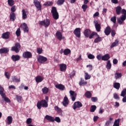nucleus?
I'll return each mask as SVG.
<instances>
[{
  "mask_svg": "<svg viewBox=\"0 0 126 126\" xmlns=\"http://www.w3.org/2000/svg\"><path fill=\"white\" fill-rule=\"evenodd\" d=\"M94 36H95V38L94 39V43H99L100 42H102L103 41V38L101 37H100V35L97 33L96 32H93L89 36V39H92V38H94Z\"/></svg>",
  "mask_w": 126,
  "mask_h": 126,
  "instance_id": "nucleus-1",
  "label": "nucleus"
},
{
  "mask_svg": "<svg viewBox=\"0 0 126 126\" xmlns=\"http://www.w3.org/2000/svg\"><path fill=\"white\" fill-rule=\"evenodd\" d=\"M37 109L41 110L42 107L43 108H47L48 107V102L45 99H42L41 101H38L36 104Z\"/></svg>",
  "mask_w": 126,
  "mask_h": 126,
  "instance_id": "nucleus-2",
  "label": "nucleus"
},
{
  "mask_svg": "<svg viewBox=\"0 0 126 126\" xmlns=\"http://www.w3.org/2000/svg\"><path fill=\"white\" fill-rule=\"evenodd\" d=\"M21 49V45H20V44L18 42H16L15 44V46L11 47V51H12V52H15L17 54L19 53V51H20Z\"/></svg>",
  "mask_w": 126,
  "mask_h": 126,
  "instance_id": "nucleus-3",
  "label": "nucleus"
},
{
  "mask_svg": "<svg viewBox=\"0 0 126 126\" xmlns=\"http://www.w3.org/2000/svg\"><path fill=\"white\" fill-rule=\"evenodd\" d=\"M39 24L40 25H41L42 26H44L45 28H48V26H50V19H46L44 21H40Z\"/></svg>",
  "mask_w": 126,
  "mask_h": 126,
  "instance_id": "nucleus-4",
  "label": "nucleus"
},
{
  "mask_svg": "<svg viewBox=\"0 0 126 126\" xmlns=\"http://www.w3.org/2000/svg\"><path fill=\"white\" fill-rule=\"evenodd\" d=\"M47 61H48V59L47 58L41 55H39L37 58V62H38L39 63L44 64Z\"/></svg>",
  "mask_w": 126,
  "mask_h": 126,
  "instance_id": "nucleus-5",
  "label": "nucleus"
},
{
  "mask_svg": "<svg viewBox=\"0 0 126 126\" xmlns=\"http://www.w3.org/2000/svg\"><path fill=\"white\" fill-rule=\"evenodd\" d=\"M33 3L38 11L42 10V5L40 1L38 0H33Z\"/></svg>",
  "mask_w": 126,
  "mask_h": 126,
  "instance_id": "nucleus-6",
  "label": "nucleus"
},
{
  "mask_svg": "<svg viewBox=\"0 0 126 126\" xmlns=\"http://www.w3.org/2000/svg\"><path fill=\"white\" fill-rule=\"evenodd\" d=\"M23 57L24 59H31L32 58V53L29 51H26L23 53Z\"/></svg>",
  "mask_w": 126,
  "mask_h": 126,
  "instance_id": "nucleus-7",
  "label": "nucleus"
},
{
  "mask_svg": "<svg viewBox=\"0 0 126 126\" xmlns=\"http://www.w3.org/2000/svg\"><path fill=\"white\" fill-rule=\"evenodd\" d=\"M20 28L23 29L24 32L26 33H28L29 32V29L28 28V26L25 23H24L23 24L21 25Z\"/></svg>",
  "mask_w": 126,
  "mask_h": 126,
  "instance_id": "nucleus-8",
  "label": "nucleus"
},
{
  "mask_svg": "<svg viewBox=\"0 0 126 126\" xmlns=\"http://www.w3.org/2000/svg\"><path fill=\"white\" fill-rule=\"evenodd\" d=\"M81 29L80 28H76L74 31V34L75 35L76 37H77V38H80V36H81Z\"/></svg>",
  "mask_w": 126,
  "mask_h": 126,
  "instance_id": "nucleus-9",
  "label": "nucleus"
},
{
  "mask_svg": "<svg viewBox=\"0 0 126 126\" xmlns=\"http://www.w3.org/2000/svg\"><path fill=\"white\" fill-rule=\"evenodd\" d=\"M82 106H83L82 103H81L80 101H77L74 103L73 106H72V108L73 110H76L77 108H81Z\"/></svg>",
  "mask_w": 126,
  "mask_h": 126,
  "instance_id": "nucleus-10",
  "label": "nucleus"
},
{
  "mask_svg": "<svg viewBox=\"0 0 126 126\" xmlns=\"http://www.w3.org/2000/svg\"><path fill=\"white\" fill-rule=\"evenodd\" d=\"M69 103V101H68V98H67V96L65 95L64 97V98L63 99V101L62 102V104L64 107H67V105H68Z\"/></svg>",
  "mask_w": 126,
  "mask_h": 126,
  "instance_id": "nucleus-11",
  "label": "nucleus"
},
{
  "mask_svg": "<svg viewBox=\"0 0 126 126\" xmlns=\"http://www.w3.org/2000/svg\"><path fill=\"white\" fill-rule=\"evenodd\" d=\"M126 19V18L125 17V16H121L120 18L117 19V22L120 25H122Z\"/></svg>",
  "mask_w": 126,
  "mask_h": 126,
  "instance_id": "nucleus-12",
  "label": "nucleus"
},
{
  "mask_svg": "<svg viewBox=\"0 0 126 126\" xmlns=\"http://www.w3.org/2000/svg\"><path fill=\"white\" fill-rule=\"evenodd\" d=\"M56 88L57 89H59V90H61V91H63L65 89V87L64 85L62 84H58L55 85Z\"/></svg>",
  "mask_w": 126,
  "mask_h": 126,
  "instance_id": "nucleus-13",
  "label": "nucleus"
},
{
  "mask_svg": "<svg viewBox=\"0 0 126 126\" xmlns=\"http://www.w3.org/2000/svg\"><path fill=\"white\" fill-rule=\"evenodd\" d=\"M56 36L59 41L63 40V33L61 32L57 31L56 33Z\"/></svg>",
  "mask_w": 126,
  "mask_h": 126,
  "instance_id": "nucleus-14",
  "label": "nucleus"
},
{
  "mask_svg": "<svg viewBox=\"0 0 126 126\" xmlns=\"http://www.w3.org/2000/svg\"><path fill=\"white\" fill-rule=\"evenodd\" d=\"M9 19L10 21H15V19H16V15L15 13H10Z\"/></svg>",
  "mask_w": 126,
  "mask_h": 126,
  "instance_id": "nucleus-15",
  "label": "nucleus"
},
{
  "mask_svg": "<svg viewBox=\"0 0 126 126\" xmlns=\"http://www.w3.org/2000/svg\"><path fill=\"white\" fill-rule=\"evenodd\" d=\"M91 34V31L90 29H87L84 32V34L87 38H89V37H90Z\"/></svg>",
  "mask_w": 126,
  "mask_h": 126,
  "instance_id": "nucleus-16",
  "label": "nucleus"
},
{
  "mask_svg": "<svg viewBox=\"0 0 126 126\" xmlns=\"http://www.w3.org/2000/svg\"><path fill=\"white\" fill-rule=\"evenodd\" d=\"M11 60L13 62H17L20 60V56L18 55H12L11 57Z\"/></svg>",
  "mask_w": 126,
  "mask_h": 126,
  "instance_id": "nucleus-17",
  "label": "nucleus"
},
{
  "mask_svg": "<svg viewBox=\"0 0 126 126\" xmlns=\"http://www.w3.org/2000/svg\"><path fill=\"white\" fill-rule=\"evenodd\" d=\"M9 52V49L6 47L0 49V54H7Z\"/></svg>",
  "mask_w": 126,
  "mask_h": 126,
  "instance_id": "nucleus-18",
  "label": "nucleus"
},
{
  "mask_svg": "<svg viewBox=\"0 0 126 126\" xmlns=\"http://www.w3.org/2000/svg\"><path fill=\"white\" fill-rule=\"evenodd\" d=\"M111 27H110V26H107L104 30V33L106 36H109L111 33Z\"/></svg>",
  "mask_w": 126,
  "mask_h": 126,
  "instance_id": "nucleus-19",
  "label": "nucleus"
},
{
  "mask_svg": "<svg viewBox=\"0 0 126 126\" xmlns=\"http://www.w3.org/2000/svg\"><path fill=\"white\" fill-rule=\"evenodd\" d=\"M115 10L116 14L117 15H120L121 13H122V10H123V9H122V7L120 6H118L115 8Z\"/></svg>",
  "mask_w": 126,
  "mask_h": 126,
  "instance_id": "nucleus-20",
  "label": "nucleus"
},
{
  "mask_svg": "<svg viewBox=\"0 0 126 126\" xmlns=\"http://www.w3.org/2000/svg\"><path fill=\"white\" fill-rule=\"evenodd\" d=\"M10 35V32H7L2 34V39H8Z\"/></svg>",
  "mask_w": 126,
  "mask_h": 126,
  "instance_id": "nucleus-21",
  "label": "nucleus"
},
{
  "mask_svg": "<svg viewBox=\"0 0 126 126\" xmlns=\"http://www.w3.org/2000/svg\"><path fill=\"white\" fill-rule=\"evenodd\" d=\"M13 121V119L12 116H8L7 117V122H6L7 125H11V124H12Z\"/></svg>",
  "mask_w": 126,
  "mask_h": 126,
  "instance_id": "nucleus-22",
  "label": "nucleus"
},
{
  "mask_svg": "<svg viewBox=\"0 0 126 126\" xmlns=\"http://www.w3.org/2000/svg\"><path fill=\"white\" fill-rule=\"evenodd\" d=\"M45 119L46 120H47V121H49V122H55V118L54 117L49 116V115H46L45 117Z\"/></svg>",
  "mask_w": 126,
  "mask_h": 126,
  "instance_id": "nucleus-23",
  "label": "nucleus"
},
{
  "mask_svg": "<svg viewBox=\"0 0 126 126\" xmlns=\"http://www.w3.org/2000/svg\"><path fill=\"white\" fill-rule=\"evenodd\" d=\"M60 68L61 71H65L66 69V65L65 64H60Z\"/></svg>",
  "mask_w": 126,
  "mask_h": 126,
  "instance_id": "nucleus-24",
  "label": "nucleus"
},
{
  "mask_svg": "<svg viewBox=\"0 0 126 126\" xmlns=\"http://www.w3.org/2000/svg\"><path fill=\"white\" fill-rule=\"evenodd\" d=\"M110 58V54H105L104 56H102L101 60H102V61H109Z\"/></svg>",
  "mask_w": 126,
  "mask_h": 126,
  "instance_id": "nucleus-25",
  "label": "nucleus"
},
{
  "mask_svg": "<svg viewBox=\"0 0 126 126\" xmlns=\"http://www.w3.org/2000/svg\"><path fill=\"white\" fill-rule=\"evenodd\" d=\"M94 23L95 24V27L96 31L97 32H100L101 30V25L99 24L98 23H96L95 22H94Z\"/></svg>",
  "mask_w": 126,
  "mask_h": 126,
  "instance_id": "nucleus-26",
  "label": "nucleus"
},
{
  "mask_svg": "<svg viewBox=\"0 0 126 126\" xmlns=\"http://www.w3.org/2000/svg\"><path fill=\"white\" fill-rule=\"evenodd\" d=\"M44 80V78L41 76H37L35 78V81L37 83H39V82H42V81Z\"/></svg>",
  "mask_w": 126,
  "mask_h": 126,
  "instance_id": "nucleus-27",
  "label": "nucleus"
},
{
  "mask_svg": "<svg viewBox=\"0 0 126 126\" xmlns=\"http://www.w3.org/2000/svg\"><path fill=\"white\" fill-rule=\"evenodd\" d=\"M12 80L13 82L18 83L20 81V78H17V77H16V76H12Z\"/></svg>",
  "mask_w": 126,
  "mask_h": 126,
  "instance_id": "nucleus-28",
  "label": "nucleus"
},
{
  "mask_svg": "<svg viewBox=\"0 0 126 126\" xmlns=\"http://www.w3.org/2000/svg\"><path fill=\"white\" fill-rule=\"evenodd\" d=\"M4 92V89L1 87H0V95L1 96L2 98L5 96V94Z\"/></svg>",
  "mask_w": 126,
  "mask_h": 126,
  "instance_id": "nucleus-29",
  "label": "nucleus"
},
{
  "mask_svg": "<svg viewBox=\"0 0 126 126\" xmlns=\"http://www.w3.org/2000/svg\"><path fill=\"white\" fill-rule=\"evenodd\" d=\"M120 42V41H119V40L116 39L115 40L114 42H113L110 48L111 49H113V48H114V47H116V46H118V45H119V43Z\"/></svg>",
  "mask_w": 126,
  "mask_h": 126,
  "instance_id": "nucleus-30",
  "label": "nucleus"
},
{
  "mask_svg": "<svg viewBox=\"0 0 126 126\" xmlns=\"http://www.w3.org/2000/svg\"><path fill=\"white\" fill-rule=\"evenodd\" d=\"M22 19L23 20L26 19L27 18V14H26V11L25 9H23L22 11Z\"/></svg>",
  "mask_w": 126,
  "mask_h": 126,
  "instance_id": "nucleus-31",
  "label": "nucleus"
},
{
  "mask_svg": "<svg viewBox=\"0 0 126 126\" xmlns=\"http://www.w3.org/2000/svg\"><path fill=\"white\" fill-rule=\"evenodd\" d=\"M113 87L115 88V89L119 90V89H120V87H121V84H120V83H114L113 84Z\"/></svg>",
  "mask_w": 126,
  "mask_h": 126,
  "instance_id": "nucleus-32",
  "label": "nucleus"
},
{
  "mask_svg": "<svg viewBox=\"0 0 126 126\" xmlns=\"http://www.w3.org/2000/svg\"><path fill=\"white\" fill-rule=\"evenodd\" d=\"M106 67L107 69H111L112 68V63H111V61L110 60H108L107 61Z\"/></svg>",
  "mask_w": 126,
  "mask_h": 126,
  "instance_id": "nucleus-33",
  "label": "nucleus"
},
{
  "mask_svg": "<svg viewBox=\"0 0 126 126\" xmlns=\"http://www.w3.org/2000/svg\"><path fill=\"white\" fill-rule=\"evenodd\" d=\"M76 74V71L73 70L69 74V78H73V77H74L75 76V74Z\"/></svg>",
  "mask_w": 126,
  "mask_h": 126,
  "instance_id": "nucleus-34",
  "label": "nucleus"
},
{
  "mask_svg": "<svg viewBox=\"0 0 126 126\" xmlns=\"http://www.w3.org/2000/svg\"><path fill=\"white\" fill-rule=\"evenodd\" d=\"M42 92L43 94H47V93H49V88L45 87L42 89Z\"/></svg>",
  "mask_w": 126,
  "mask_h": 126,
  "instance_id": "nucleus-35",
  "label": "nucleus"
},
{
  "mask_svg": "<svg viewBox=\"0 0 126 126\" xmlns=\"http://www.w3.org/2000/svg\"><path fill=\"white\" fill-rule=\"evenodd\" d=\"M54 109L59 114H62V113H63V110H62V109L60 108L58 106H55Z\"/></svg>",
  "mask_w": 126,
  "mask_h": 126,
  "instance_id": "nucleus-36",
  "label": "nucleus"
},
{
  "mask_svg": "<svg viewBox=\"0 0 126 126\" xmlns=\"http://www.w3.org/2000/svg\"><path fill=\"white\" fill-rule=\"evenodd\" d=\"M70 53H71V51H70V49H65L63 51V54H64V56H67V55H69V54H70Z\"/></svg>",
  "mask_w": 126,
  "mask_h": 126,
  "instance_id": "nucleus-37",
  "label": "nucleus"
},
{
  "mask_svg": "<svg viewBox=\"0 0 126 126\" xmlns=\"http://www.w3.org/2000/svg\"><path fill=\"white\" fill-rule=\"evenodd\" d=\"M87 84V82L84 81V80L81 79L79 83L80 86H82V85H86Z\"/></svg>",
  "mask_w": 126,
  "mask_h": 126,
  "instance_id": "nucleus-38",
  "label": "nucleus"
},
{
  "mask_svg": "<svg viewBox=\"0 0 126 126\" xmlns=\"http://www.w3.org/2000/svg\"><path fill=\"white\" fill-rule=\"evenodd\" d=\"M52 15L54 19H55V20L59 19V13H54L52 14Z\"/></svg>",
  "mask_w": 126,
  "mask_h": 126,
  "instance_id": "nucleus-39",
  "label": "nucleus"
},
{
  "mask_svg": "<svg viewBox=\"0 0 126 126\" xmlns=\"http://www.w3.org/2000/svg\"><path fill=\"white\" fill-rule=\"evenodd\" d=\"M96 109H97V107L96 106V105H92L90 108V112H91L92 113H94Z\"/></svg>",
  "mask_w": 126,
  "mask_h": 126,
  "instance_id": "nucleus-40",
  "label": "nucleus"
},
{
  "mask_svg": "<svg viewBox=\"0 0 126 126\" xmlns=\"http://www.w3.org/2000/svg\"><path fill=\"white\" fill-rule=\"evenodd\" d=\"M8 4L10 6H13L14 5V0H7Z\"/></svg>",
  "mask_w": 126,
  "mask_h": 126,
  "instance_id": "nucleus-41",
  "label": "nucleus"
},
{
  "mask_svg": "<svg viewBox=\"0 0 126 126\" xmlns=\"http://www.w3.org/2000/svg\"><path fill=\"white\" fill-rule=\"evenodd\" d=\"M85 96L87 98H91L92 97V94L90 92L88 91L85 93Z\"/></svg>",
  "mask_w": 126,
  "mask_h": 126,
  "instance_id": "nucleus-42",
  "label": "nucleus"
},
{
  "mask_svg": "<svg viewBox=\"0 0 126 126\" xmlns=\"http://www.w3.org/2000/svg\"><path fill=\"white\" fill-rule=\"evenodd\" d=\"M64 1H65V0H58L57 2V4L58 5H63Z\"/></svg>",
  "mask_w": 126,
  "mask_h": 126,
  "instance_id": "nucleus-43",
  "label": "nucleus"
},
{
  "mask_svg": "<svg viewBox=\"0 0 126 126\" xmlns=\"http://www.w3.org/2000/svg\"><path fill=\"white\" fill-rule=\"evenodd\" d=\"M43 5H45V6H52V5H53V2L52 1L46 2L43 4Z\"/></svg>",
  "mask_w": 126,
  "mask_h": 126,
  "instance_id": "nucleus-44",
  "label": "nucleus"
},
{
  "mask_svg": "<svg viewBox=\"0 0 126 126\" xmlns=\"http://www.w3.org/2000/svg\"><path fill=\"white\" fill-rule=\"evenodd\" d=\"M16 35L17 37H19L21 35V31H20V28H18L16 31Z\"/></svg>",
  "mask_w": 126,
  "mask_h": 126,
  "instance_id": "nucleus-45",
  "label": "nucleus"
},
{
  "mask_svg": "<svg viewBox=\"0 0 126 126\" xmlns=\"http://www.w3.org/2000/svg\"><path fill=\"white\" fill-rule=\"evenodd\" d=\"M113 126H120V119H118L115 121Z\"/></svg>",
  "mask_w": 126,
  "mask_h": 126,
  "instance_id": "nucleus-46",
  "label": "nucleus"
},
{
  "mask_svg": "<svg viewBox=\"0 0 126 126\" xmlns=\"http://www.w3.org/2000/svg\"><path fill=\"white\" fill-rule=\"evenodd\" d=\"M115 77L116 79H118V78L122 77V73H115Z\"/></svg>",
  "mask_w": 126,
  "mask_h": 126,
  "instance_id": "nucleus-47",
  "label": "nucleus"
},
{
  "mask_svg": "<svg viewBox=\"0 0 126 126\" xmlns=\"http://www.w3.org/2000/svg\"><path fill=\"white\" fill-rule=\"evenodd\" d=\"M111 21L113 22L114 24H116V23L117 22V17L116 16H113L112 17L111 19Z\"/></svg>",
  "mask_w": 126,
  "mask_h": 126,
  "instance_id": "nucleus-48",
  "label": "nucleus"
},
{
  "mask_svg": "<svg viewBox=\"0 0 126 126\" xmlns=\"http://www.w3.org/2000/svg\"><path fill=\"white\" fill-rule=\"evenodd\" d=\"M2 98H3L5 102H6L7 103H10V102H11V101H10V99H9L8 97H6V95H5L4 97Z\"/></svg>",
  "mask_w": 126,
  "mask_h": 126,
  "instance_id": "nucleus-49",
  "label": "nucleus"
},
{
  "mask_svg": "<svg viewBox=\"0 0 126 126\" xmlns=\"http://www.w3.org/2000/svg\"><path fill=\"white\" fill-rule=\"evenodd\" d=\"M126 95V89H124L123 90V91L121 92V96L122 97H125V96Z\"/></svg>",
  "mask_w": 126,
  "mask_h": 126,
  "instance_id": "nucleus-50",
  "label": "nucleus"
},
{
  "mask_svg": "<svg viewBox=\"0 0 126 126\" xmlns=\"http://www.w3.org/2000/svg\"><path fill=\"white\" fill-rule=\"evenodd\" d=\"M4 75L7 79H9L10 78V74L8 72H5Z\"/></svg>",
  "mask_w": 126,
  "mask_h": 126,
  "instance_id": "nucleus-51",
  "label": "nucleus"
},
{
  "mask_svg": "<svg viewBox=\"0 0 126 126\" xmlns=\"http://www.w3.org/2000/svg\"><path fill=\"white\" fill-rule=\"evenodd\" d=\"M58 12V11L57 10V8L56 7H52V10H51V13H57Z\"/></svg>",
  "mask_w": 126,
  "mask_h": 126,
  "instance_id": "nucleus-52",
  "label": "nucleus"
},
{
  "mask_svg": "<svg viewBox=\"0 0 126 126\" xmlns=\"http://www.w3.org/2000/svg\"><path fill=\"white\" fill-rule=\"evenodd\" d=\"M88 58L90 60H93L95 59V56L91 54H90L88 55Z\"/></svg>",
  "mask_w": 126,
  "mask_h": 126,
  "instance_id": "nucleus-53",
  "label": "nucleus"
},
{
  "mask_svg": "<svg viewBox=\"0 0 126 126\" xmlns=\"http://www.w3.org/2000/svg\"><path fill=\"white\" fill-rule=\"evenodd\" d=\"M88 7V6H87V5H86V4H83L82 6V9H83V11L84 12H85V11H86V10L87 9Z\"/></svg>",
  "mask_w": 126,
  "mask_h": 126,
  "instance_id": "nucleus-54",
  "label": "nucleus"
},
{
  "mask_svg": "<svg viewBox=\"0 0 126 126\" xmlns=\"http://www.w3.org/2000/svg\"><path fill=\"white\" fill-rule=\"evenodd\" d=\"M121 13L123 14L121 15L122 16H124V17L126 18V10L125 9H122Z\"/></svg>",
  "mask_w": 126,
  "mask_h": 126,
  "instance_id": "nucleus-55",
  "label": "nucleus"
},
{
  "mask_svg": "<svg viewBox=\"0 0 126 126\" xmlns=\"http://www.w3.org/2000/svg\"><path fill=\"white\" fill-rule=\"evenodd\" d=\"M16 97L17 100L18 102L21 101V100L22 99V96L20 95H16Z\"/></svg>",
  "mask_w": 126,
  "mask_h": 126,
  "instance_id": "nucleus-56",
  "label": "nucleus"
},
{
  "mask_svg": "<svg viewBox=\"0 0 126 126\" xmlns=\"http://www.w3.org/2000/svg\"><path fill=\"white\" fill-rule=\"evenodd\" d=\"M15 7H16L15 5L12 6V7L11 8V13H14L16 11V8H15Z\"/></svg>",
  "mask_w": 126,
  "mask_h": 126,
  "instance_id": "nucleus-57",
  "label": "nucleus"
},
{
  "mask_svg": "<svg viewBox=\"0 0 126 126\" xmlns=\"http://www.w3.org/2000/svg\"><path fill=\"white\" fill-rule=\"evenodd\" d=\"M91 78V76L88 74V73H85V79L87 80L88 79H90Z\"/></svg>",
  "mask_w": 126,
  "mask_h": 126,
  "instance_id": "nucleus-58",
  "label": "nucleus"
},
{
  "mask_svg": "<svg viewBox=\"0 0 126 126\" xmlns=\"http://www.w3.org/2000/svg\"><path fill=\"white\" fill-rule=\"evenodd\" d=\"M111 33L112 37H115V36H116V34H117V32H116V31H115V30H111Z\"/></svg>",
  "mask_w": 126,
  "mask_h": 126,
  "instance_id": "nucleus-59",
  "label": "nucleus"
},
{
  "mask_svg": "<svg viewBox=\"0 0 126 126\" xmlns=\"http://www.w3.org/2000/svg\"><path fill=\"white\" fill-rule=\"evenodd\" d=\"M37 53L39 54V55L42 54V53H43V49L41 48H38L37 49Z\"/></svg>",
  "mask_w": 126,
  "mask_h": 126,
  "instance_id": "nucleus-60",
  "label": "nucleus"
},
{
  "mask_svg": "<svg viewBox=\"0 0 126 126\" xmlns=\"http://www.w3.org/2000/svg\"><path fill=\"white\" fill-rule=\"evenodd\" d=\"M27 125H31L32 123V119L31 118H28L26 121Z\"/></svg>",
  "mask_w": 126,
  "mask_h": 126,
  "instance_id": "nucleus-61",
  "label": "nucleus"
},
{
  "mask_svg": "<svg viewBox=\"0 0 126 126\" xmlns=\"http://www.w3.org/2000/svg\"><path fill=\"white\" fill-rule=\"evenodd\" d=\"M91 100L92 102H97V101H98V98H97V97H92Z\"/></svg>",
  "mask_w": 126,
  "mask_h": 126,
  "instance_id": "nucleus-62",
  "label": "nucleus"
},
{
  "mask_svg": "<svg viewBox=\"0 0 126 126\" xmlns=\"http://www.w3.org/2000/svg\"><path fill=\"white\" fill-rule=\"evenodd\" d=\"M114 99L120 100V97L119 96L118 94H117V93L114 94Z\"/></svg>",
  "mask_w": 126,
  "mask_h": 126,
  "instance_id": "nucleus-63",
  "label": "nucleus"
},
{
  "mask_svg": "<svg viewBox=\"0 0 126 126\" xmlns=\"http://www.w3.org/2000/svg\"><path fill=\"white\" fill-rule=\"evenodd\" d=\"M54 121L57 123H61V119L60 117H56L55 119H54Z\"/></svg>",
  "mask_w": 126,
  "mask_h": 126,
  "instance_id": "nucleus-64",
  "label": "nucleus"
}]
</instances>
